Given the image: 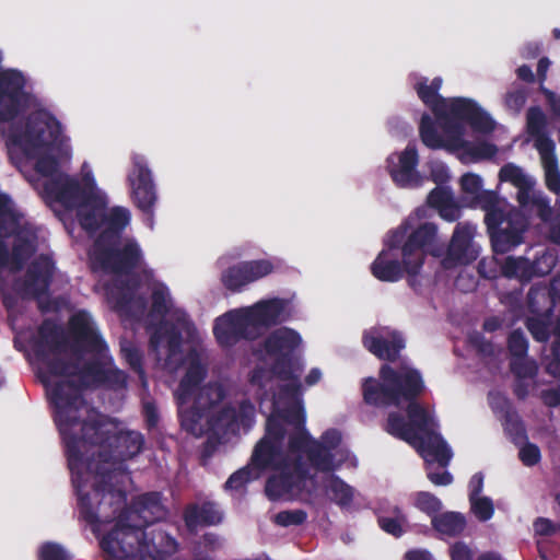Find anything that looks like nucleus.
Wrapping results in <instances>:
<instances>
[{
    "label": "nucleus",
    "instance_id": "56",
    "mask_svg": "<svg viewBox=\"0 0 560 560\" xmlns=\"http://www.w3.org/2000/svg\"><path fill=\"white\" fill-rule=\"evenodd\" d=\"M121 354L130 369L143 380L145 372L143 370V355L141 351L137 347L129 345L121 347Z\"/></svg>",
    "mask_w": 560,
    "mask_h": 560
},
{
    "label": "nucleus",
    "instance_id": "11",
    "mask_svg": "<svg viewBox=\"0 0 560 560\" xmlns=\"http://www.w3.org/2000/svg\"><path fill=\"white\" fill-rule=\"evenodd\" d=\"M287 429H282L273 418L266 420L264 436L256 443L249 463L262 476L264 472L283 466L292 457L283 451Z\"/></svg>",
    "mask_w": 560,
    "mask_h": 560
},
{
    "label": "nucleus",
    "instance_id": "37",
    "mask_svg": "<svg viewBox=\"0 0 560 560\" xmlns=\"http://www.w3.org/2000/svg\"><path fill=\"white\" fill-rule=\"evenodd\" d=\"M326 491L330 500L341 508L349 506L353 501V488L337 475L332 474L327 479Z\"/></svg>",
    "mask_w": 560,
    "mask_h": 560
},
{
    "label": "nucleus",
    "instance_id": "63",
    "mask_svg": "<svg viewBox=\"0 0 560 560\" xmlns=\"http://www.w3.org/2000/svg\"><path fill=\"white\" fill-rule=\"evenodd\" d=\"M460 189L470 195L471 199L482 190V178L478 174L466 173L460 177Z\"/></svg>",
    "mask_w": 560,
    "mask_h": 560
},
{
    "label": "nucleus",
    "instance_id": "6",
    "mask_svg": "<svg viewBox=\"0 0 560 560\" xmlns=\"http://www.w3.org/2000/svg\"><path fill=\"white\" fill-rule=\"evenodd\" d=\"M424 390L421 373L416 369L397 371L385 364L380 378H364L362 395L364 401L374 407H398L404 399L418 398Z\"/></svg>",
    "mask_w": 560,
    "mask_h": 560
},
{
    "label": "nucleus",
    "instance_id": "34",
    "mask_svg": "<svg viewBox=\"0 0 560 560\" xmlns=\"http://www.w3.org/2000/svg\"><path fill=\"white\" fill-rule=\"evenodd\" d=\"M532 260L524 256H508L502 266L501 273L509 279H517L527 283L534 279Z\"/></svg>",
    "mask_w": 560,
    "mask_h": 560
},
{
    "label": "nucleus",
    "instance_id": "59",
    "mask_svg": "<svg viewBox=\"0 0 560 560\" xmlns=\"http://www.w3.org/2000/svg\"><path fill=\"white\" fill-rule=\"evenodd\" d=\"M307 518V513L304 510H285L280 511L275 516V523L282 527L302 525Z\"/></svg>",
    "mask_w": 560,
    "mask_h": 560
},
{
    "label": "nucleus",
    "instance_id": "9",
    "mask_svg": "<svg viewBox=\"0 0 560 560\" xmlns=\"http://www.w3.org/2000/svg\"><path fill=\"white\" fill-rule=\"evenodd\" d=\"M68 330L72 339L70 346L72 355L68 359L79 360L80 365H83L82 359L85 353L94 358H104L108 352L106 341L86 311H79L70 316Z\"/></svg>",
    "mask_w": 560,
    "mask_h": 560
},
{
    "label": "nucleus",
    "instance_id": "22",
    "mask_svg": "<svg viewBox=\"0 0 560 560\" xmlns=\"http://www.w3.org/2000/svg\"><path fill=\"white\" fill-rule=\"evenodd\" d=\"M284 300L273 298L257 302L244 308L253 331L258 328H270L287 320Z\"/></svg>",
    "mask_w": 560,
    "mask_h": 560
},
{
    "label": "nucleus",
    "instance_id": "45",
    "mask_svg": "<svg viewBox=\"0 0 560 560\" xmlns=\"http://www.w3.org/2000/svg\"><path fill=\"white\" fill-rule=\"evenodd\" d=\"M32 253L31 242L27 238L18 236L10 253V270L12 272L20 271Z\"/></svg>",
    "mask_w": 560,
    "mask_h": 560
},
{
    "label": "nucleus",
    "instance_id": "7",
    "mask_svg": "<svg viewBox=\"0 0 560 560\" xmlns=\"http://www.w3.org/2000/svg\"><path fill=\"white\" fill-rule=\"evenodd\" d=\"M23 126L13 128L12 140L25 150L50 148L57 143L62 132L60 121L46 109L32 112Z\"/></svg>",
    "mask_w": 560,
    "mask_h": 560
},
{
    "label": "nucleus",
    "instance_id": "62",
    "mask_svg": "<svg viewBox=\"0 0 560 560\" xmlns=\"http://www.w3.org/2000/svg\"><path fill=\"white\" fill-rule=\"evenodd\" d=\"M453 200V195L448 187L438 186L433 188L427 198V202L430 207L435 208L436 210L444 207L446 203Z\"/></svg>",
    "mask_w": 560,
    "mask_h": 560
},
{
    "label": "nucleus",
    "instance_id": "1",
    "mask_svg": "<svg viewBox=\"0 0 560 560\" xmlns=\"http://www.w3.org/2000/svg\"><path fill=\"white\" fill-rule=\"evenodd\" d=\"M78 505L80 517L95 527L102 521H112L119 512L115 526L100 541L106 560H165L176 548V540L161 529H145L165 517L160 492H147L135 498L129 506L126 502L115 511L110 497L103 500L102 509H94L89 493L80 492Z\"/></svg>",
    "mask_w": 560,
    "mask_h": 560
},
{
    "label": "nucleus",
    "instance_id": "29",
    "mask_svg": "<svg viewBox=\"0 0 560 560\" xmlns=\"http://www.w3.org/2000/svg\"><path fill=\"white\" fill-rule=\"evenodd\" d=\"M206 376L207 371L200 363H190L175 392L176 401L180 405H188L196 392L202 388L201 383Z\"/></svg>",
    "mask_w": 560,
    "mask_h": 560
},
{
    "label": "nucleus",
    "instance_id": "28",
    "mask_svg": "<svg viewBox=\"0 0 560 560\" xmlns=\"http://www.w3.org/2000/svg\"><path fill=\"white\" fill-rule=\"evenodd\" d=\"M130 222V212L124 207H114L105 212L103 231L98 234L94 243H104L109 241H121V234Z\"/></svg>",
    "mask_w": 560,
    "mask_h": 560
},
{
    "label": "nucleus",
    "instance_id": "47",
    "mask_svg": "<svg viewBox=\"0 0 560 560\" xmlns=\"http://www.w3.org/2000/svg\"><path fill=\"white\" fill-rule=\"evenodd\" d=\"M260 477L259 472L248 462L246 466L240 468L228 478L224 488L240 491L244 489L248 482L259 479Z\"/></svg>",
    "mask_w": 560,
    "mask_h": 560
},
{
    "label": "nucleus",
    "instance_id": "8",
    "mask_svg": "<svg viewBox=\"0 0 560 560\" xmlns=\"http://www.w3.org/2000/svg\"><path fill=\"white\" fill-rule=\"evenodd\" d=\"M94 261L106 273L129 276L143 262V254L136 241L94 243Z\"/></svg>",
    "mask_w": 560,
    "mask_h": 560
},
{
    "label": "nucleus",
    "instance_id": "33",
    "mask_svg": "<svg viewBox=\"0 0 560 560\" xmlns=\"http://www.w3.org/2000/svg\"><path fill=\"white\" fill-rule=\"evenodd\" d=\"M306 458L310 465L320 472H331L337 468L334 453L318 440L311 442V446L306 450Z\"/></svg>",
    "mask_w": 560,
    "mask_h": 560
},
{
    "label": "nucleus",
    "instance_id": "18",
    "mask_svg": "<svg viewBox=\"0 0 560 560\" xmlns=\"http://www.w3.org/2000/svg\"><path fill=\"white\" fill-rule=\"evenodd\" d=\"M213 335L221 347H232L242 339H255L244 308L230 311L219 316L213 325Z\"/></svg>",
    "mask_w": 560,
    "mask_h": 560
},
{
    "label": "nucleus",
    "instance_id": "54",
    "mask_svg": "<svg viewBox=\"0 0 560 560\" xmlns=\"http://www.w3.org/2000/svg\"><path fill=\"white\" fill-rule=\"evenodd\" d=\"M170 312L168 290L164 284L155 287L151 294V313L164 317Z\"/></svg>",
    "mask_w": 560,
    "mask_h": 560
},
{
    "label": "nucleus",
    "instance_id": "58",
    "mask_svg": "<svg viewBox=\"0 0 560 560\" xmlns=\"http://www.w3.org/2000/svg\"><path fill=\"white\" fill-rule=\"evenodd\" d=\"M508 349L512 359L527 357L528 341L521 329H514L509 335Z\"/></svg>",
    "mask_w": 560,
    "mask_h": 560
},
{
    "label": "nucleus",
    "instance_id": "57",
    "mask_svg": "<svg viewBox=\"0 0 560 560\" xmlns=\"http://www.w3.org/2000/svg\"><path fill=\"white\" fill-rule=\"evenodd\" d=\"M471 512L481 521H489L494 514L493 502L489 497H475L469 499Z\"/></svg>",
    "mask_w": 560,
    "mask_h": 560
},
{
    "label": "nucleus",
    "instance_id": "39",
    "mask_svg": "<svg viewBox=\"0 0 560 560\" xmlns=\"http://www.w3.org/2000/svg\"><path fill=\"white\" fill-rule=\"evenodd\" d=\"M385 430L390 435L406 441L409 444L412 443L415 439H417V431L411 430V425L398 412H390L388 415Z\"/></svg>",
    "mask_w": 560,
    "mask_h": 560
},
{
    "label": "nucleus",
    "instance_id": "50",
    "mask_svg": "<svg viewBox=\"0 0 560 560\" xmlns=\"http://www.w3.org/2000/svg\"><path fill=\"white\" fill-rule=\"evenodd\" d=\"M551 317L547 315H532L528 316L525 325L532 337L539 342H545L549 339V325Z\"/></svg>",
    "mask_w": 560,
    "mask_h": 560
},
{
    "label": "nucleus",
    "instance_id": "25",
    "mask_svg": "<svg viewBox=\"0 0 560 560\" xmlns=\"http://www.w3.org/2000/svg\"><path fill=\"white\" fill-rule=\"evenodd\" d=\"M362 342L375 357L392 362L396 361L399 352L405 348V340L397 332L392 334L389 338L365 332L362 337Z\"/></svg>",
    "mask_w": 560,
    "mask_h": 560
},
{
    "label": "nucleus",
    "instance_id": "41",
    "mask_svg": "<svg viewBox=\"0 0 560 560\" xmlns=\"http://www.w3.org/2000/svg\"><path fill=\"white\" fill-rule=\"evenodd\" d=\"M392 511L393 516L380 514L377 524L385 533L399 538L405 533L404 525L407 523V517L400 508H394Z\"/></svg>",
    "mask_w": 560,
    "mask_h": 560
},
{
    "label": "nucleus",
    "instance_id": "14",
    "mask_svg": "<svg viewBox=\"0 0 560 560\" xmlns=\"http://www.w3.org/2000/svg\"><path fill=\"white\" fill-rule=\"evenodd\" d=\"M272 471L278 474L271 475L265 485L266 495L272 501L290 495L294 491H301L310 478V470L302 456L291 458Z\"/></svg>",
    "mask_w": 560,
    "mask_h": 560
},
{
    "label": "nucleus",
    "instance_id": "31",
    "mask_svg": "<svg viewBox=\"0 0 560 560\" xmlns=\"http://www.w3.org/2000/svg\"><path fill=\"white\" fill-rule=\"evenodd\" d=\"M526 304L532 315L551 317L556 306V292L545 284H534L527 293Z\"/></svg>",
    "mask_w": 560,
    "mask_h": 560
},
{
    "label": "nucleus",
    "instance_id": "46",
    "mask_svg": "<svg viewBox=\"0 0 560 560\" xmlns=\"http://www.w3.org/2000/svg\"><path fill=\"white\" fill-rule=\"evenodd\" d=\"M503 427L506 435L514 444H521L527 440L525 425L515 411L505 412Z\"/></svg>",
    "mask_w": 560,
    "mask_h": 560
},
{
    "label": "nucleus",
    "instance_id": "30",
    "mask_svg": "<svg viewBox=\"0 0 560 560\" xmlns=\"http://www.w3.org/2000/svg\"><path fill=\"white\" fill-rule=\"evenodd\" d=\"M442 86V79L436 77L430 84L425 78L421 79L415 86L419 98L431 108L433 114L441 118L446 116L447 101L439 94Z\"/></svg>",
    "mask_w": 560,
    "mask_h": 560
},
{
    "label": "nucleus",
    "instance_id": "36",
    "mask_svg": "<svg viewBox=\"0 0 560 560\" xmlns=\"http://www.w3.org/2000/svg\"><path fill=\"white\" fill-rule=\"evenodd\" d=\"M417 399L418 398L404 399V401L408 404L406 413L408 417V423L411 425V430L423 433L430 429H433L434 421L427 409L421 406Z\"/></svg>",
    "mask_w": 560,
    "mask_h": 560
},
{
    "label": "nucleus",
    "instance_id": "42",
    "mask_svg": "<svg viewBox=\"0 0 560 560\" xmlns=\"http://www.w3.org/2000/svg\"><path fill=\"white\" fill-rule=\"evenodd\" d=\"M500 198L494 190H481L474 199H471L472 207H479L485 210V223L488 222L489 214L499 213L504 214L506 211L500 208Z\"/></svg>",
    "mask_w": 560,
    "mask_h": 560
},
{
    "label": "nucleus",
    "instance_id": "52",
    "mask_svg": "<svg viewBox=\"0 0 560 560\" xmlns=\"http://www.w3.org/2000/svg\"><path fill=\"white\" fill-rule=\"evenodd\" d=\"M415 506L433 518L439 515L442 509V502L433 493L420 491L416 494Z\"/></svg>",
    "mask_w": 560,
    "mask_h": 560
},
{
    "label": "nucleus",
    "instance_id": "16",
    "mask_svg": "<svg viewBox=\"0 0 560 560\" xmlns=\"http://www.w3.org/2000/svg\"><path fill=\"white\" fill-rule=\"evenodd\" d=\"M476 226L468 222L456 224L442 265L446 269L467 266L477 260L480 248L474 242Z\"/></svg>",
    "mask_w": 560,
    "mask_h": 560
},
{
    "label": "nucleus",
    "instance_id": "19",
    "mask_svg": "<svg viewBox=\"0 0 560 560\" xmlns=\"http://www.w3.org/2000/svg\"><path fill=\"white\" fill-rule=\"evenodd\" d=\"M419 155L415 145L408 144L400 153L387 159V170L393 182L400 188H417L423 183V177L417 171Z\"/></svg>",
    "mask_w": 560,
    "mask_h": 560
},
{
    "label": "nucleus",
    "instance_id": "20",
    "mask_svg": "<svg viewBox=\"0 0 560 560\" xmlns=\"http://www.w3.org/2000/svg\"><path fill=\"white\" fill-rule=\"evenodd\" d=\"M465 122L476 132L490 133L495 128L494 120L475 101L455 97L447 103L446 115Z\"/></svg>",
    "mask_w": 560,
    "mask_h": 560
},
{
    "label": "nucleus",
    "instance_id": "15",
    "mask_svg": "<svg viewBox=\"0 0 560 560\" xmlns=\"http://www.w3.org/2000/svg\"><path fill=\"white\" fill-rule=\"evenodd\" d=\"M54 273V261L40 255L31 262L22 278L14 280L13 290L23 300H39L48 295Z\"/></svg>",
    "mask_w": 560,
    "mask_h": 560
},
{
    "label": "nucleus",
    "instance_id": "24",
    "mask_svg": "<svg viewBox=\"0 0 560 560\" xmlns=\"http://www.w3.org/2000/svg\"><path fill=\"white\" fill-rule=\"evenodd\" d=\"M107 199L96 190L90 195L86 202L77 208V215L80 226L88 233L93 234L104 225Z\"/></svg>",
    "mask_w": 560,
    "mask_h": 560
},
{
    "label": "nucleus",
    "instance_id": "21",
    "mask_svg": "<svg viewBox=\"0 0 560 560\" xmlns=\"http://www.w3.org/2000/svg\"><path fill=\"white\" fill-rule=\"evenodd\" d=\"M273 265L267 259L243 261L229 267L222 273V283L233 292L240 291L244 285L268 276Z\"/></svg>",
    "mask_w": 560,
    "mask_h": 560
},
{
    "label": "nucleus",
    "instance_id": "64",
    "mask_svg": "<svg viewBox=\"0 0 560 560\" xmlns=\"http://www.w3.org/2000/svg\"><path fill=\"white\" fill-rule=\"evenodd\" d=\"M546 372L553 377L560 378V328L552 345L551 358L546 365Z\"/></svg>",
    "mask_w": 560,
    "mask_h": 560
},
{
    "label": "nucleus",
    "instance_id": "44",
    "mask_svg": "<svg viewBox=\"0 0 560 560\" xmlns=\"http://www.w3.org/2000/svg\"><path fill=\"white\" fill-rule=\"evenodd\" d=\"M315 439L312 438L305 427L295 428L294 431L289 434L288 439V453L290 456H302L306 455V450L311 446V442Z\"/></svg>",
    "mask_w": 560,
    "mask_h": 560
},
{
    "label": "nucleus",
    "instance_id": "51",
    "mask_svg": "<svg viewBox=\"0 0 560 560\" xmlns=\"http://www.w3.org/2000/svg\"><path fill=\"white\" fill-rule=\"evenodd\" d=\"M26 96H0V121L8 122L20 114Z\"/></svg>",
    "mask_w": 560,
    "mask_h": 560
},
{
    "label": "nucleus",
    "instance_id": "53",
    "mask_svg": "<svg viewBox=\"0 0 560 560\" xmlns=\"http://www.w3.org/2000/svg\"><path fill=\"white\" fill-rule=\"evenodd\" d=\"M511 372L515 378H534L538 373V365L535 360H529L527 357L511 359Z\"/></svg>",
    "mask_w": 560,
    "mask_h": 560
},
{
    "label": "nucleus",
    "instance_id": "27",
    "mask_svg": "<svg viewBox=\"0 0 560 560\" xmlns=\"http://www.w3.org/2000/svg\"><path fill=\"white\" fill-rule=\"evenodd\" d=\"M222 518L223 514L218 503L212 501H205L200 505L190 504L184 512V521L188 527L218 525Z\"/></svg>",
    "mask_w": 560,
    "mask_h": 560
},
{
    "label": "nucleus",
    "instance_id": "55",
    "mask_svg": "<svg viewBox=\"0 0 560 560\" xmlns=\"http://www.w3.org/2000/svg\"><path fill=\"white\" fill-rule=\"evenodd\" d=\"M499 179L500 182L511 183L514 187H522L532 182L523 170L513 163H506L500 168Z\"/></svg>",
    "mask_w": 560,
    "mask_h": 560
},
{
    "label": "nucleus",
    "instance_id": "4",
    "mask_svg": "<svg viewBox=\"0 0 560 560\" xmlns=\"http://www.w3.org/2000/svg\"><path fill=\"white\" fill-rule=\"evenodd\" d=\"M436 235L438 226L434 223L420 224L404 243L401 261L389 258V253L382 250L371 265V273L383 282H397L407 273L408 282L413 287L427 255H439L434 249Z\"/></svg>",
    "mask_w": 560,
    "mask_h": 560
},
{
    "label": "nucleus",
    "instance_id": "48",
    "mask_svg": "<svg viewBox=\"0 0 560 560\" xmlns=\"http://www.w3.org/2000/svg\"><path fill=\"white\" fill-rule=\"evenodd\" d=\"M557 261V255L549 249H542L536 253L534 260H532V275H534V278L545 277L549 275L556 267Z\"/></svg>",
    "mask_w": 560,
    "mask_h": 560
},
{
    "label": "nucleus",
    "instance_id": "17",
    "mask_svg": "<svg viewBox=\"0 0 560 560\" xmlns=\"http://www.w3.org/2000/svg\"><path fill=\"white\" fill-rule=\"evenodd\" d=\"M127 182L137 208L144 213H152L158 199L156 188L152 172L142 155L132 156V167L127 176Z\"/></svg>",
    "mask_w": 560,
    "mask_h": 560
},
{
    "label": "nucleus",
    "instance_id": "61",
    "mask_svg": "<svg viewBox=\"0 0 560 560\" xmlns=\"http://www.w3.org/2000/svg\"><path fill=\"white\" fill-rule=\"evenodd\" d=\"M58 160L49 154L39 156L35 163V171L38 174L47 177L46 179L51 178L57 174H61L60 172H58Z\"/></svg>",
    "mask_w": 560,
    "mask_h": 560
},
{
    "label": "nucleus",
    "instance_id": "23",
    "mask_svg": "<svg viewBox=\"0 0 560 560\" xmlns=\"http://www.w3.org/2000/svg\"><path fill=\"white\" fill-rule=\"evenodd\" d=\"M410 444L418 447L420 454L427 462H429V457H431V462H436L439 466L443 468L450 465L453 457L451 447L434 428L423 433L417 432V439Z\"/></svg>",
    "mask_w": 560,
    "mask_h": 560
},
{
    "label": "nucleus",
    "instance_id": "32",
    "mask_svg": "<svg viewBox=\"0 0 560 560\" xmlns=\"http://www.w3.org/2000/svg\"><path fill=\"white\" fill-rule=\"evenodd\" d=\"M271 418H273L276 423L282 429H285V423L292 425L294 429L305 427L306 423V415L301 400H294L284 407H279L278 402L273 401L271 413L267 419Z\"/></svg>",
    "mask_w": 560,
    "mask_h": 560
},
{
    "label": "nucleus",
    "instance_id": "12",
    "mask_svg": "<svg viewBox=\"0 0 560 560\" xmlns=\"http://www.w3.org/2000/svg\"><path fill=\"white\" fill-rule=\"evenodd\" d=\"M486 225L493 252L505 254L523 243L528 222L520 210L511 209L504 214H489Z\"/></svg>",
    "mask_w": 560,
    "mask_h": 560
},
{
    "label": "nucleus",
    "instance_id": "2",
    "mask_svg": "<svg viewBox=\"0 0 560 560\" xmlns=\"http://www.w3.org/2000/svg\"><path fill=\"white\" fill-rule=\"evenodd\" d=\"M77 445V460L72 463L68 447V440L61 436L68 468L75 493L80 494L83 488V475L95 476L93 491L98 501V510L103 500L110 497L112 505L117 511L127 501L125 489L116 486L117 477L121 474L115 467L137 456L143 448L144 438L136 431L113 432L98 415H89L69 433Z\"/></svg>",
    "mask_w": 560,
    "mask_h": 560
},
{
    "label": "nucleus",
    "instance_id": "40",
    "mask_svg": "<svg viewBox=\"0 0 560 560\" xmlns=\"http://www.w3.org/2000/svg\"><path fill=\"white\" fill-rule=\"evenodd\" d=\"M419 133L422 143L429 149H441L444 145L435 122L429 114H423L420 120Z\"/></svg>",
    "mask_w": 560,
    "mask_h": 560
},
{
    "label": "nucleus",
    "instance_id": "5",
    "mask_svg": "<svg viewBox=\"0 0 560 560\" xmlns=\"http://www.w3.org/2000/svg\"><path fill=\"white\" fill-rule=\"evenodd\" d=\"M30 345L35 359L43 366L38 377L49 395L54 384L50 377L69 380L78 372L79 360L68 359L63 353L68 349V337L61 325L55 319L45 318L37 327L36 334L31 337Z\"/></svg>",
    "mask_w": 560,
    "mask_h": 560
},
{
    "label": "nucleus",
    "instance_id": "43",
    "mask_svg": "<svg viewBox=\"0 0 560 560\" xmlns=\"http://www.w3.org/2000/svg\"><path fill=\"white\" fill-rule=\"evenodd\" d=\"M540 158L546 170L547 188L556 195H560V172L555 150H551V153L548 154L540 153Z\"/></svg>",
    "mask_w": 560,
    "mask_h": 560
},
{
    "label": "nucleus",
    "instance_id": "49",
    "mask_svg": "<svg viewBox=\"0 0 560 560\" xmlns=\"http://www.w3.org/2000/svg\"><path fill=\"white\" fill-rule=\"evenodd\" d=\"M177 406H178V417H179L182 428L186 432L195 434L198 430L200 420L206 415L192 405L186 408L185 407L186 405H180L179 402H177Z\"/></svg>",
    "mask_w": 560,
    "mask_h": 560
},
{
    "label": "nucleus",
    "instance_id": "60",
    "mask_svg": "<svg viewBox=\"0 0 560 560\" xmlns=\"http://www.w3.org/2000/svg\"><path fill=\"white\" fill-rule=\"evenodd\" d=\"M38 560H70V557L60 544L46 541L39 547Z\"/></svg>",
    "mask_w": 560,
    "mask_h": 560
},
{
    "label": "nucleus",
    "instance_id": "13",
    "mask_svg": "<svg viewBox=\"0 0 560 560\" xmlns=\"http://www.w3.org/2000/svg\"><path fill=\"white\" fill-rule=\"evenodd\" d=\"M96 190L95 182L86 176L82 184L79 179L67 174H57L45 179L43 184L44 197L52 202H57L66 209H77L82 202Z\"/></svg>",
    "mask_w": 560,
    "mask_h": 560
},
{
    "label": "nucleus",
    "instance_id": "10",
    "mask_svg": "<svg viewBox=\"0 0 560 560\" xmlns=\"http://www.w3.org/2000/svg\"><path fill=\"white\" fill-rule=\"evenodd\" d=\"M298 331L289 327L273 330L264 341V349L270 357H276L271 370L281 381H298L293 352L301 345Z\"/></svg>",
    "mask_w": 560,
    "mask_h": 560
},
{
    "label": "nucleus",
    "instance_id": "38",
    "mask_svg": "<svg viewBox=\"0 0 560 560\" xmlns=\"http://www.w3.org/2000/svg\"><path fill=\"white\" fill-rule=\"evenodd\" d=\"M25 80L18 70L0 71V96H26Z\"/></svg>",
    "mask_w": 560,
    "mask_h": 560
},
{
    "label": "nucleus",
    "instance_id": "35",
    "mask_svg": "<svg viewBox=\"0 0 560 560\" xmlns=\"http://www.w3.org/2000/svg\"><path fill=\"white\" fill-rule=\"evenodd\" d=\"M435 530L450 537L459 536L466 527V518L458 512H445L432 518Z\"/></svg>",
    "mask_w": 560,
    "mask_h": 560
},
{
    "label": "nucleus",
    "instance_id": "26",
    "mask_svg": "<svg viewBox=\"0 0 560 560\" xmlns=\"http://www.w3.org/2000/svg\"><path fill=\"white\" fill-rule=\"evenodd\" d=\"M547 119L538 106H533L526 114V130L527 133L535 138V147L540 153H551L556 149L555 142L546 133Z\"/></svg>",
    "mask_w": 560,
    "mask_h": 560
},
{
    "label": "nucleus",
    "instance_id": "3",
    "mask_svg": "<svg viewBox=\"0 0 560 560\" xmlns=\"http://www.w3.org/2000/svg\"><path fill=\"white\" fill-rule=\"evenodd\" d=\"M102 358H93L80 365L72 378L60 380L54 383L49 390V401L54 407V421L60 436L68 440L71 462L77 460V445L69 434L70 429H77L84 418L82 410L90 412L83 390L93 386H105L110 389H122L127 387V374L117 368H106L101 361Z\"/></svg>",
    "mask_w": 560,
    "mask_h": 560
}]
</instances>
